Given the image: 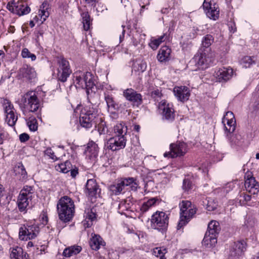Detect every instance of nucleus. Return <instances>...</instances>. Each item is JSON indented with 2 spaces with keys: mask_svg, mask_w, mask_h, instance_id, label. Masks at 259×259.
Masks as SVG:
<instances>
[{
  "mask_svg": "<svg viewBox=\"0 0 259 259\" xmlns=\"http://www.w3.org/2000/svg\"><path fill=\"white\" fill-rule=\"evenodd\" d=\"M19 106L24 115L28 112H35L38 110L40 107V101L36 92L30 91L21 96Z\"/></svg>",
  "mask_w": 259,
  "mask_h": 259,
  "instance_id": "nucleus-1",
  "label": "nucleus"
},
{
  "mask_svg": "<svg viewBox=\"0 0 259 259\" xmlns=\"http://www.w3.org/2000/svg\"><path fill=\"white\" fill-rule=\"evenodd\" d=\"M57 208L59 219L64 222L70 221L74 215V202L67 196L62 197L59 199Z\"/></svg>",
  "mask_w": 259,
  "mask_h": 259,
  "instance_id": "nucleus-2",
  "label": "nucleus"
},
{
  "mask_svg": "<svg viewBox=\"0 0 259 259\" xmlns=\"http://www.w3.org/2000/svg\"><path fill=\"white\" fill-rule=\"evenodd\" d=\"M73 82L76 88L86 89L88 99L89 102L92 103L91 97L92 95L97 96L95 92L93 90L95 85L93 75L88 72L79 74L76 73L74 76Z\"/></svg>",
  "mask_w": 259,
  "mask_h": 259,
  "instance_id": "nucleus-3",
  "label": "nucleus"
},
{
  "mask_svg": "<svg viewBox=\"0 0 259 259\" xmlns=\"http://www.w3.org/2000/svg\"><path fill=\"white\" fill-rule=\"evenodd\" d=\"M98 110L90 106H86L81 110L79 121L82 126L87 128L91 127L98 118Z\"/></svg>",
  "mask_w": 259,
  "mask_h": 259,
  "instance_id": "nucleus-4",
  "label": "nucleus"
},
{
  "mask_svg": "<svg viewBox=\"0 0 259 259\" xmlns=\"http://www.w3.org/2000/svg\"><path fill=\"white\" fill-rule=\"evenodd\" d=\"M115 137L110 138L107 141L108 146H125L126 135L127 131V126L123 122L117 123L113 128Z\"/></svg>",
  "mask_w": 259,
  "mask_h": 259,
  "instance_id": "nucleus-5",
  "label": "nucleus"
},
{
  "mask_svg": "<svg viewBox=\"0 0 259 259\" xmlns=\"http://www.w3.org/2000/svg\"><path fill=\"white\" fill-rule=\"evenodd\" d=\"M34 193L33 187L28 185L24 186L20 191L17 203L18 209L21 212H26L29 202L31 200Z\"/></svg>",
  "mask_w": 259,
  "mask_h": 259,
  "instance_id": "nucleus-6",
  "label": "nucleus"
},
{
  "mask_svg": "<svg viewBox=\"0 0 259 259\" xmlns=\"http://www.w3.org/2000/svg\"><path fill=\"white\" fill-rule=\"evenodd\" d=\"M168 215L163 211H157L151 217V226L154 229L164 231L168 225Z\"/></svg>",
  "mask_w": 259,
  "mask_h": 259,
  "instance_id": "nucleus-7",
  "label": "nucleus"
},
{
  "mask_svg": "<svg viewBox=\"0 0 259 259\" xmlns=\"http://www.w3.org/2000/svg\"><path fill=\"white\" fill-rule=\"evenodd\" d=\"M39 231V228L36 225H24L19 229V239L21 240L33 239L37 237Z\"/></svg>",
  "mask_w": 259,
  "mask_h": 259,
  "instance_id": "nucleus-8",
  "label": "nucleus"
},
{
  "mask_svg": "<svg viewBox=\"0 0 259 259\" xmlns=\"http://www.w3.org/2000/svg\"><path fill=\"white\" fill-rule=\"evenodd\" d=\"M213 55L212 53L199 52L195 55L192 62L194 63L198 69H204L207 68L212 62Z\"/></svg>",
  "mask_w": 259,
  "mask_h": 259,
  "instance_id": "nucleus-9",
  "label": "nucleus"
},
{
  "mask_svg": "<svg viewBox=\"0 0 259 259\" xmlns=\"http://www.w3.org/2000/svg\"><path fill=\"white\" fill-rule=\"evenodd\" d=\"M222 122L224 125L226 137L229 140H231L236 128V120L233 113L231 111L227 112L223 118Z\"/></svg>",
  "mask_w": 259,
  "mask_h": 259,
  "instance_id": "nucleus-10",
  "label": "nucleus"
},
{
  "mask_svg": "<svg viewBox=\"0 0 259 259\" xmlns=\"http://www.w3.org/2000/svg\"><path fill=\"white\" fill-rule=\"evenodd\" d=\"M58 65L57 78L59 81L64 82L72 73L69 62L61 58L58 61Z\"/></svg>",
  "mask_w": 259,
  "mask_h": 259,
  "instance_id": "nucleus-11",
  "label": "nucleus"
},
{
  "mask_svg": "<svg viewBox=\"0 0 259 259\" xmlns=\"http://www.w3.org/2000/svg\"><path fill=\"white\" fill-rule=\"evenodd\" d=\"M7 8L12 13L19 16H22L28 14L30 11V8L22 2H9Z\"/></svg>",
  "mask_w": 259,
  "mask_h": 259,
  "instance_id": "nucleus-12",
  "label": "nucleus"
},
{
  "mask_svg": "<svg viewBox=\"0 0 259 259\" xmlns=\"http://www.w3.org/2000/svg\"><path fill=\"white\" fill-rule=\"evenodd\" d=\"M202 6L208 18L213 20L219 18L220 15L219 7L215 3L212 4L211 0H204Z\"/></svg>",
  "mask_w": 259,
  "mask_h": 259,
  "instance_id": "nucleus-13",
  "label": "nucleus"
},
{
  "mask_svg": "<svg viewBox=\"0 0 259 259\" xmlns=\"http://www.w3.org/2000/svg\"><path fill=\"white\" fill-rule=\"evenodd\" d=\"M246 246L244 241L234 242L230 250L229 259H239L246 250Z\"/></svg>",
  "mask_w": 259,
  "mask_h": 259,
  "instance_id": "nucleus-14",
  "label": "nucleus"
},
{
  "mask_svg": "<svg viewBox=\"0 0 259 259\" xmlns=\"http://www.w3.org/2000/svg\"><path fill=\"white\" fill-rule=\"evenodd\" d=\"M158 109L163 117L166 120L172 121L174 119V110L171 104L167 103L165 100H162L159 104Z\"/></svg>",
  "mask_w": 259,
  "mask_h": 259,
  "instance_id": "nucleus-15",
  "label": "nucleus"
},
{
  "mask_svg": "<svg viewBox=\"0 0 259 259\" xmlns=\"http://www.w3.org/2000/svg\"><path fill=\"white\" fill-rule=\"evenodd\" d=\"M233 75V70L230 67H222L214 72V76L217 81L225 82L230 80Z\"/></svg>",
  "mask_w": 259,
  "mask_h": 259,
  "instance_id": "nucleus-16",
  "label": "nucleus"
},
{
  "mask_svg": "<svg viewBox=\"0 0 259 259\" xmlns=\"http://www.w3.org/2000/svg\"><path fill=\"white\" fill-rule=\"evenodd\" d=\"M245 188L247 191L251 194H256L259 192V184L255 180V178L250 174L245 177Z\"/></svg>",
  "mask_w": 259,
  "mask_h": 259,
  "instance_id": "nucleus-17",
  "label": "nucleus"
},
{
  "mask_svg": "<svg viewBox=\"0 0 259 259\" xmlns=\"http://www.w3.org/2000/svg\"><path fill=\"white\" fill-rule=\"evenodd\" d=\"M173 92L178 100L182 102L188 100L190 96V90L186 86L176 87Z\"/></svg>",
  "mask_w": 259,
  "mask_h": 259,
  "instance_id": "nucleus-18",
  "label": "nucleus"
},
{
  "mask_svg": "<svg viewBox=\"0 0 259 259\" xmlns=\"http://www.w3.org/2000/svg\"><path fill=\"white\" fill-rule=\"evenodd\" d=\"M19 75L30 81H34L37 77V74L32 67L24 65L19 69Z\"/></svg>",
  "mask_w": 259,
  "mask_h": 259,
  "instance_id": "nucleus-19",
  "label": "nucleus"
},
{
  "mask_svg": "<svg viewBox=\"0 0 259 259\" xmlns=\"http://www.w3.org/2000/svg\"><path fill=\"white\" fill-rule=\"evenodd\" d=\"M123 96L126 100L137 104L142 103V96L132 89H127L123 92Z\"/></svg>",
  "mask_w": 259,
  "mask_h": 259,
  "instance_id": "nucleus-20",
  "label": "nucleus"
},
{
  "mask_svg": "<svg viewBox=\"0 0 259 259\" xmlns=\"http://www.w3.org/2000/svg\"><path fill=\"white\" fill-rule=\"evenodd\" d=\"M84 220L82 222L85 228L90 227L93 225V222L96 220L97 214L96 209L94 208H87L84 213Z\"/></svg>",
  "mask_w": 259,
  "mask_h": 259,
  "instance_id": "nucleus-21",
  "label": "nucleus"
},
{
  "mask_svg": "<svg viewBox=\"0 0 259 259\" xmlns=\"http://www.w3.org/2000/svg\"><path fill=\"white\" fill-rule=\"evenodd\" d=\"M196 209L195 208H191L185 211V214L180 213V220L178 225V229H180L182 227L185 225L196 213Z\"/></svg>",
  "mask_w": 259,
  "mask_h": 259,
  "instance_id": "nucleus-22",
  "label": "nucleus"
},
{
  "mask_svg": "<svg viewBox=\"0 0 259 259\" xmlns=\"http://www.w3.org/2000/svg\"><path fill=\"white\" fill-rule=\"evenodd\" d=\"M99 187L94 179L88 180L85 185V192L89 197H95L97 194Z\"/></svg>",
  "mask_w": 259,
  "mask_h": 259,
  "instance_id": "nucleus-23",
  "label": "nucleus"
},
{
  "mask_svg": "<svg viewBox=\"0 0 259 259\" xmlns=\"http://www.w3.org/2000/svg\"><path fill=\"white\" fill-rule=\"evenodd\" d=\"M187 150L185 147H170V150L164 153V156L167 158H175L184 155Z\"/></svg>",
  "mask_w": 259,
  "mask_h": 259,
  "instance_id": "nucleus-24",
  "label": "nucleus"
},
{
  "mask_svg": "<svg viewBox=\"0 0 259 259\" xmlns=\"http://www.w3.org/2000/svg\"><path fill=\"white\" fill-rule=\"evenodd\" d=\"M171 49L167 46H163L159 50L157 54V59L161 62H164L169 59Z\"/></svg>",
  "mask_w": 259,
  "mask_h": 259,
  "instance_id": "nucleus-25",
  "label": "nucleus"
},
{
  "mask_svg": "<svg viewBox=\"0 0 259 259\" xmlns=\"http://www.w3.org/2000/svg\"><path fill=\"white\" fill-rule=\"evenodd\" d=\"M14 171L18 179L22 182L25 181L27 178V174L21 162L19 163L14 168Z\"/></svg>",
  "mask_w": 259,
  "mask_h": 259,
  "instance_id": "nucleus-26",
  "label": "nucleus"
},
{
  "mask_svg": "<svg viewBox=\"0 0 259 259\" xmlns=\"http://www.w3.org/2000/svg\"><path fill=\"white\" fill-rule=\"evenodd\" d=\"M81 249L80 246L72 245L66 248L63 251V255L66 257H69L79 253Z\"/></svg>",
  "mask_w": 259,
  "mask_h": 259,
  "instance_id": "nucleus-27",
  "label": "nucleus"
},
{
  "mask_svg": "<svg viewBox=\"0 0 259 259\" xmlns=\"http://www.w3.org/2000/svg\"><path fill=\"white\" fill-rule=\"evenodd\" d=\"M90 246L93 250H98L101 246H104L105 242L102 241L101 237L98 235H94L91 239Z\"/></svg>",
  "mask_w": 259,
  "mask_h": 259,
  "instance_id": "nucleus-28",
  "label": "nucleus"
},
{
  "mask_svg": "<svg viewBox=\"0 0 259 259\" xmlns=\"http://www.w3.org/2000/svg\"><path fill=\"white\" fill-rule=\"evenodd\" d=\"M49 4L47 2L42 3L40 7L38 16L40 17V21L43 23L49 17L50 13L48 11Z\"/></svg>",
  "mask_w": 259,
  "mask_h": 259,
  "instance_id": "nucleus-29",
  "label": "nucleus"
},
{
  "mask_svg": "<svg viewBox=\"0 0 259 259\" xmlns=\"http://www.w3.org/2000/svg\"><path fill=\"white\" fill-rule=\"evenodd\" d=\"M220 224L218 222L216 221H211L208 225L207 230L206 232L211 235H214L217 237L220 231Z\"/></svg>",
  "mask_w": 259,
  "mask_h": 259,
  "instance_id": "nucleus-30",
  "label": "nucleus"
},
{
  "mask_svg": "<svg viewBox=\"0 0 259 259\" xmlns=\"http://www.w3.org/2000/svg\"><path fill=\"white\" fill-rule=\"evenodd\" d=\"M5 116L17 113L13 104L8 100L5 99L3 103Z\"/></svg>",
  "mask_w": 259,
  "mask_h": 259,
  "instance_id": "nucleus-31",
  "label": "nucleus"
},
{
  "mask_svg": "<svg viewBox=\"0 0 259 259\" xmlns=\"http://www.w3.org/2000/svg\"><path fill=\"white\" fill-rule=\"evenodd\" d=\"M26 253L23 252L21 247H16L13 248L10 254L11 259H26Z\"/></svg>",
  "mask_w": 259,
  "mask_h": 259,
  "instance_id": "nucleus-32",
  "label": "nucleus"
},
{
  "mask_svg": "<svg viewBox=\"0 0 259 259\" xmlns=\"http://www.w3.org/2000/svg\"><path fill=\"white\" fill-rule=\"evenodd\" d=\"M120 181L124 188L125 186H129L132 190L136 191L138 187L136 180L133 178H125Z\"/></svg>",
  "mask_w": 259,
  "mask_h": 259,
  "instance_id": "nucleus-33",
  "label": "nucleus"
},
{
  "mask_svg": "<svg viewBox=\"0 0 259 259\" xmlns=\"http://www.w3.org/2000/svg\"><path fill=\"white\" fill-rule=\"evenodd\" d=\"M72 164L71 162L68 160L66 161L63 163H61L60 164H58V165L55 166V169L59 171L67 173L70 170H71L72 168Z\"/></svg>",
  "mask_w": 259,
  "mask_h": 259,
  "instance_id": "nucleus-34",
  "label": "nucleus"
},
{
  "mask_svg": "<svg viewBox=\"0 0 259 259\" xmlns=\"http://www.w3.org/2000/svg\"><path fill=\"white\" fill-rule=\"evenodd\" d=\"M217 237L214 235H211V234H209L206 232L204 237L202 240V243L203 245L205 246L210 245V246H212L215 245L217 243Z\"/></svg>",
  "mask_w": 259,
  "mask_h": 259,
  "instance_id": "nucleus-35",
  "label": "nucleus"
},
{
  "mask_svg": "<svg viewBox=\"0 0 259 259\" xmlns=\"http://www.w3.org/2000/svg\"><path fill=\"white\" fill-rule=\"evenodd\" d=\"M110 190L113 194L118 195L120 194L124 187L120 180L117 181L110 186Z\"/></svg>",
  "mask_w": 259,
  "mask_h": 259,
  "instance_id": "nucleus-36",
  "label": "nucleus"
},
{
  "mask_svg": "<svg viewBox=\"0 0 259 259\" xmlns=\"http://www.w3.org/2000/svg\"><path fill=\"white\" fill-rule=\"evenodd\" d=\"M81 15L82 19V22L83 29L85 31H88L90 29L91 25V20L89 14L88 12H85L82 13Z\"/></svg>",
  "mask_w": 259,
  "mask_h": 259,
  "instance_id": "nucleus-37",
  "label": "nucleus"
},
{
  "mask_svg": "<svg viewBox=\"0 0 259 259\" xmlns=\"http://www.w3.org/2000/svg\"><path fill=\"white\" fill-rule=\"evenodd\" d=\"M104 98L108 108L115 109L116 108V104L111 94L109 93H105Z\"/></svg>",
  "mask_w": 259,
  "mask_h": 259,
  "instance_id": "nucleus-38",
  "label": "nucleus"
},
{
  "mask_svg": "<svg viewBox=\"0 0 259 259\" xmlns=\"http://www.w3.org/2000/svg\"><path fill=\"white\" fill-rule=\"evenodd\" d=\"M17 120V113L5 116V121L10 126L15 125Z\"/></svg>",
  "mask_w": 259,
  "mask_h": 259,
  "instance_id": "nucleus-39",
  "label": "nucleus"
},
{
  "mask_svg": "<svg viewBox=\"0 0 259 259\" xmlns=\"http://www.w3.org/2000/svg\"><path fill=\"white\" fill-rule=\"evenodd\" d=\"M156 200L157 199L155 198H152L145 202L141 207V210L143 212L147 211L151 207L155 205Z\"/></svg>",
  "mask_w": 259,
  "mask_h": 259,
  "instance_id": "nucleus-40",
  "label": "nucleus"
},
{
  "mask_svg": "<svg viewBox=\"0 0 259 259\" xmlns=\"http://www.w3.org/2000/svg\"><path fill=\"white\" fill-rule=\"evenodd\" d=\"M213 41L214 38L212 35L207 34L202 38L201 45L202 47L207 48L211 45Z\"/></svg>",
  "mask_w": 259,
  "mask_h": 259,
  "instance_id": "nucleus-41",
  "label": "nucleus"
},
{
  "mask_svg": "<svg viewBox=\"0 0 259 259\" xmlns=\"http://www.w3.org/2000/svg\"><path fill=\"white\" fill-rule=\"evenodd\" d=\"M166 253L165 248L156 247L153 250V254L159 259H166L164 255Z\"/></svg>",
  "mask_w": 259,
  "mask_h": 259,
  "instance_id": "nucleus-42",
  "label": "nucleus"
},
{
  "mask_svg": "<svg viewBox=\"0 0 259 259\" xmlns=\"http://www.w3.org/2000/svg\"><path fill=\"white\" fill-rule=\"evenodd\" d=\"M27 123L30 131L34 132L37 130V122L34 117H30Z\"/></svg>",
  "mask_w": 259,
  "mask_h": 259,
  "instance_id": "nucleus-43",
  "label": "nucleus"
},
{
  "mask_svg": "<svg viewBox=\"0 0 259 259\" xmlns=\"http://www.w3.org/2000/svg\"><path fill=\"white\" fill-rule=\"evenodd\" d=\"M191 205V202L190 201L188 200H183L180 204V213L185 214V211H186L188 209H189V208H192Z\"/></svg>",
  "mask_w": 259,
  "mask_h": 259,
  "instance_id": "nucleus-44",
  "label": "nucleus"
},
{
  "mask_svg": "<svg viewBox=\"0 0 259 259\" xmlns=\"http://www.w3.org/2000/svg\"><path fill=\"white\" fill-rule=\"evenodd\" d=\"M21 56L23 58H30L32 61H35L36 59V56L34 54L31 53L26 48L22 50Z\"/></svg>",
  "mask_w": 259,
  "mask_h": 259,
  "instance_id": "nucleus-45",
  "label": "nucleus"
},
{
  "mask_svg": "<svg viewBox=\"0 0 259 259\" xmlns=\"http://www.w3.org/2000/svg\"><path fill=\"white\" fill-rule=\"evenodd\" d=\"M253 63L254 61L250 56H245L242 59V63L246 68L249 67Z\"/></svg>",
  "mask_w": 259,
  "mask_h": 259,
  "instance_id": "nucleus-46",
  "label": "nucleus"
},
{
  "mask_svg": "<svg viewBox=\"0 0 259 259\" xmlns=\"http://www.w3.org/2000/svg\"><path fill=\"white\" fill-rule=\"evenodd\" d=\"M206 209L208 211H213L217 207V204L213 200H208L206 204Z\"/></svg>",
  "mask_w": 259,
  "mask_h": 259,
  "instance_id": "nucleus-47",
  "label": "nucleus"
},
{
  "mask_svg": "<svg viewBox=\"0 0 259 259\" xmlns=\"http://www.w3.org/2000/svg\"><path fill=\"white\" fill-rule=\"evenodd\" d=\"M124 28L125 26L122 25L116 30V33L119 35L120 42H122L124 39L125 32Z\"/></svg>",
  "mask_w": 259,
  "mask_h": 259,
  "instance_id": "nucleus-48",
  "label": "nucleus"
},
{
  "mask_svg": "<svg viewBox=\"0 0 259 259\" xmlns=\"http://www.w3.org/2000/svg\"><path fill=\"white\" fill-rule=\"evenodd\" d=\"M183 188L186 191H189L193 188L192 182L188 179H184L183 181Z\"/></svg>",
  "mask_w": 259,
  "mask_h": 259,
  "instance_id": "nucleus-49",
  "label": "nucleus"
},
{
  "mask_svg": "<svg viewBox=\"0 0 259 259\" xmlns=\"http://www.w3.org/2000/svg\"><path fill=\"white\" fill-rule=\"evenodd\" d=\"M161 44L157 38L151 39L149 42V46L153 50H156Z\"/></svg>",
  "mask_w": 259,
  "mask_h": 259,
  "instance_id": "nucleus-50",
  "label": "nucleus"
},
{
  "mask_svg": "<svg viewBox=\"0 0 259 259\" xmlns=\"http://www.w3.org/2000/svg\"><path fill=\"white\" fill-rule=\"evenodd\" d=\"M98 131L99 134H105L107 132V127L105 125V122L102 121L98 125Z\"/></svg>",
  "mask_w": 259,
  "mask_h": 259,
  "instance_id": "nucleus-51",
  "label": "nucleus"
},
{
  "mask_svg": "<svg viewBox=\"0 0 259 259\" xmlns=\"http://www.w3.org/2000/svg\"><path fill=\"white\" fill-rule=\"evenodd\" d=\"M162 96L161 91L159 89H156L151 92V97L155 100L158 101Z\"/></svg>",
  "mask_w": 259,
  "mask_h": 259,
  "instance_id": "nucleus-52",
  "label": "nucleus"
},
{
  "mask_svg": "<svg viewBox=\"0 0 259 259\" xmlns=\"http://www.w3.org/2000/svg\"><path fill=\"white\" fill-rule=\"evenodd\" d=\"M134 67L137 68V70L141 72H143L146 67V64L145 63L141 62L140 63H135L134 64Z\"/></svg>",
  "mask_w": 259,
  "mask_h": 259,
  "instance_id": "nucleus-53",
  "label": "nucleus"
},
{
  "mask_svg": "<svg viewBox=\"0 0 259 259\" xmlns=\"http://www.w3.org/2000/svg\"><path fill=\"white\" fill-rule=\"evenodd\" d=\"M45 154L49 156L51 159L53 160H55L57 159V157L54 154V152L53 151V150L51 149V148H48L45 151Z\"/></svg>",
  "mask_w": 259,
  "mask_h": 259,
  "instance_id": "nucleus-54",
  "label": "nucleus"
},
{
  "mask_svg": "<svg viewBox=\"0 0 259 259\" xmlns=\"http://www.w3.org/2000/svg\"><path fill=\"white\" fill-rule=\"evenodd\" d=\"M239 197L240 198V201L243 200L247 202L251 200V196L246 194H244V193L241 194Z\"/></svg>",
  "mask_w": 259,
  "mask_h": 259,
  "instance_id": "nucleus-55",
  "label": "nucleus"
},
{
  "mask_svg": "<svg viewBox=\"0 0 259 259\" xmlns=\"http://www.w3.org/2000/svg\"><path fill=\"white\" fill-rule=\"evenodd\" d=\"M29 138V135L25 133L22 134L19 136V140L21 142H24L27 141Z\"/></svg>",
  "mask_w": 259,
  "mask_h": 259,
  "instance_id": "nucleus-56",
  "label": "nucleus"
},
{
  "mask_svg": "<svg viewBox=\"0 0 259 259\" xmlns=\"http://www.w3.org/2000/svg\"><path fill=\"white\" fill-rule=\"evenodd\" d=\"M124 205H125L124 202H121L118 205V208L119 210L121 209V208H122L121 212L120 211H119V212L121 213H122L123 211L126 209V208L124 206Z\"/></svg>",
  "mask_w": 259,
  "mask_h": 259,
  "instance_id": "nucleus-57",
  "label": "nucleus"
},
{
  "mask_svg": "<svg viewBox=\"0 0 259 259\" xmlns=\"http://www.w3.org/2000/svg\"><path fill=\"white\" fill-rule=\"evenodd\" d=\"M85 2L89 4H91L92 6H95L96 4L98 3L99 0H85Z\"/></svg>",
  "mask_w": 259,
  "mask_h": 259,
  "instance_id": "nucleus-58",
  "label": "nucleus"
},
{
  "mask_svg": "<svg viewBox=\"0 0 259 259\" xmlns=\"http://www.w3.org/2000/svg\"><path fill=\"white\" fill-rule=\"evenodd\" d=\"M71 172V176L72 178H75L76 175L78 174V170L77 169H72L70 170Z\"/></svg>",
  "mask_w": 259,
  "mask_h": 259,
  "instance_id": "nucleus-59",
  "label": "nucleus"
},
{
  "mask_svg": "<svg viewBox=\"0 0 259 259\" xmlns=\"http://www.w3.org/2000/svg\"><path fill=\"white\" fill-rule=\"evenodd\" d=\"M157 38L158 39L160 43L161 44V42H163L165 40L166 37H165V34H163L160 36H159Z\"/></svg>",
  "mask_w": 259,
  "mask_h": 259,
  "instance_id": "nucleus-60",
  "label": "nucleus"
},
{
  "mask_svg": "<svg viewBox=\"0 0 259 259\" xmlns=\"http://www.w3.org/2000/svg\"><path fill=\"white\" fill-rule=\"evenodd\" d=\"M6 139H5V136L3 134H0V145L5 144L4 141H5Z\"/></svg>",
  "mask_w": 259,
  "mask_h": 259,
  "instance_id": "nucleus-61",
  "label": "nucleus"
},
{
  "mask_svg": "<svg viewBox=\"0 0 259 259\" xmlns=\"http://www.w3.org/2000/svg\"><path fill=\"white\" fill-rule=\"evenodd\" d=\"M140 128V126L139 125H135L134 126V130L138 132L139 131Z\"/></svg>",
  "mask_w": 259,
  "mask_h": 259,
  "instance_id": "nucleus-62",
  "label": "nucleus"
},
{
  "mask_svg": "<svg viewBox=\"0 0 259 259\" xmlns=\"http://www.w3.org/2000/svg\"><path fill=\"white\" fill-rule=\"evenodd\" d=\"M33 246V243L31 241H29L27 243V247H30Z\"/></svg>",
  "mask_w": 259,
  "mask_h": 259,
  "instance_id": "nucleus-63",
  "label": "nucleus"
},
{
  "mask_svg": "<svg viewBox=\"0 0 259 259\" xmlns=\"http://www.w3.org/2000/svg\"><path fill=\"white\" fill-rule=\"evenodd\" d=\"M29 25L32 28V27H33L35 25L34 22L33 21H30V22H29Z\"/></svg>",
  "mask_w": 259,
  "mask_h": 259,
  "instance_id": "nucleus-64",
  "label": "nucleus"
}]
</instances>
